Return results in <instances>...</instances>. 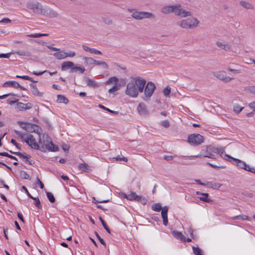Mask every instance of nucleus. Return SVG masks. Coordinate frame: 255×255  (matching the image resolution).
Wrapping results in <instances>:
<instances>
[{
  "instance_id": "nucleus-1",
  "label": "nucleus",
  "mask_w": 255,
  "mask_h": 255,
  "mask_svg": "<svg viewBox=\"0 0 255 255\" xmlns=\"http://www.w3.org/2000/svg\"><path fill=\"white\" fill-rule=\"evenodd\" d=\"M146 80L140 77H132L127 85L126 94L132 98H136L138 93L143 91Z\"/></svg>"
},
{
  "instance_id": "nucleus-2",
  "label": "nucleus",
  "mask_w": 255,
  "mask_h": 255,
  "mask_svg": "<svg viewBox=\"0 0 255 255\" xmlns=\"http://www.w3.org/2000/svg\"><path fill=\"white\" fill-rule=\"evenodd\" d=\"M161 12L164 14L173 12L175 15L184 18L192 15V12L190 11L181 8L180 4L163 6L161 9Z\"/></svg>"
},
{
  "instance_id": "nucleus-3",
  "label": "nucleus",
  "mask_w": 255,
  "mask_h": 255,
  "mask_svg": "<svg viewBox=\"0 0 255 255\" xmlns=\"http://www.w3.org/2000/svg\"><path fill=\"white\" fill-rule=\"evenodd\" d=\"M199 21L195 17L190 16L187 18L177 21L176 24L182 28L191 29L196 27Z\"/></svg>"
},
{
  "instance_id": "nucleus-4",
  "label": "nucleus",
  "mask_w": 255,
  "mask_h": 255,
  "mask_svg": "<svg viewBox=\"0 0 255 255\" xmlns=\"http://www.w3.org/2000/svg\"><path fill=\"white\" fill-rule=\"evenodd\" d=\"M42 138V140L40 139L39 142L41 144H42L43 145H44L48 150L50 151H58V146L53 144L51 138L47 134H43Z\"/></svg>"
},
{
  "instance_id": "nucleus-5",
  "label": "nucleus",
  "mask_w": 255,
  "mask_h": 255,
  "mask_svg": "<svg viewBox=\"0 0 255 255\" xmlns=\"http://www.w3.org/2000/svg\"><path fill=\"white\" fill-rule=\"evenodd\" d=\"M132 18L136 20H141L143 19H153L155 15L151 12L142 11H134L131 14Z\"/></svg>"
},
{
  "instance_id": "nucleus-6",
  "label": "nucleus",
  "mask_w": 255,
  "mask_h": 255,
  "mask_svg": "<svg viewBox=\"0 0 255 255\" xmlns=\"http://www.w3.org/2000/svg\"><path fill=\"white\" fill-rule=\"evenodd\" d=\"M144 88V96L142 99L144 101H148L155 90V86L153 82H148Z\"/></svg>"
},
{
  "instance_id": "nucleus-7",
  "label": "nucleus",
  "mask_w": 255,
  "mask_h": 255,
  "mask_svg": "<svg viewBox=\"0 0 255 255\" xmlns=\"http://www.w3.org/2000/svg\"><path fill=\"white\" fill-rule=\"evenodd\" d=\"M224 155L229 158H231L233 161L234 164H235L239 167L244 169L248 171H250L252 173H255V168L251 167L249 165H247L244 161H243L239 159L231 157L230 156L226 154H225Z\"/></svg>"
},
{
  "instance_id": "nucleus-8",
  "label": "nucleus",
  "mask_w": 255,
  "mask_h": 255,
  "mask_svg": "<svg viewBox=\"0 0 255 255\" xmlns=\"http://www.w3.org/2000/svg\"><path fill=\"white\" fill-rule=\"evenodd\" d=\"M204 141V137L198 133H193L188 136V142L191 145L197 146L201 144Z\"/></svg>"
},
{
  "instance_id": "nucleus-9",
  "label": "nucleus",
  "mask_w": 255,
  "mask_h": 255,
  "mask_svg": "<svg viewBox=\"0 0 255 255\" xmlns=\"http://www.w3.org/2000/svg\"><path fill=\"white\" fill-rule=\"evenodd\" d=\"M27 7L36 14L42 13L43 9L42 5L37 1H29L27 3Z\"/></svg>"
},
{
  "instance_id": "nucleus-10",
  "label": "nucleus",
  "mask_w": 255,
  "mask_h": 255,
  "mask_svg": "<svg viewBox=\"0 0 255 255\" xmlns=\"http://www.w3.org/2000/svg\"><path fill=\"white\" fill-rule=\"evenodd\" d=\"M217 152L216 147L212 145H208L205 149H203L201 152L203 153V157H208L212 159H216L215 152Z\"/></svg>"
},
{
  "instance_id": "nucleus-11",
  "label": "nucleus",
  "mask_w": 255,
  "mask_h": 255,
  "mask_svg": "<svg viewBox=\"0 0 255 255\" xmlns=\"http://www.w3.org/2000/svg\"><path fill=\"white\" fill-rule=\"evenodd\" d=\"M127 199L130 201H136L140 202L143 205L146 203V200L144 198H143L141 196L137 195L133 192H131L129 194H128V196L127 197Z\"/></svg>"
},
{
  "instance_id": "nucleus-12",
  "label": "nucleus",
  "mask_w": 255,
  "mask_h": 255,
  "mask_svg": "<svg viewBox=\"0 0 255 255\" xmlns=\"http://www.w3.org/2000/svg\"><path fill=\"white\" fill-rule=\"evenodd\" d=\"M24 141L31 148L35 149H38L39 148L38 143L36 142L35 138L31 134H28Z\"/></svg>"
},
{
  "instance_id": "nucleus-13",
  "label": "nucleus",
  "mask_w": 255,
  "mask_h": 255,
  "mask_svg": "<svg viewBox=\"0 0 255 255\" xmlns=\"http://www.w3.org/2000/svg\"><path fill=\"white\" fill-rule=\"evenodd\" d=\"M3 87H12L16 89L19 88L20 90H24L25 89L23 86H20L17 82L15 81H6L3 84Z\"/></svg>"
},
{
  "instance_id": "nucleus-14",
  "label": "nucleus",
  "mask_w": 255,
  "mask_h": 255,
  "mask_svg": "<svg viewBox=\"0 0 255 255\" xmlns=\"http://www.w3.org/2000/svg\"><path fill=\"white\" fill-rule=\"evenodd\" d=\"M137 110L138 113L142 116H146L148 114V111L146 109V106L143 103L139 104L137 108Z\"/></svg>"
},
{
  "instance_id": "nucleus-15",
  "label": "nucleus",
  "mask_w": 255,
  "mask_h": 255,
  "mask_svg": "<svg viewBox=\"0 0 255 255\" xmlns=\"http://www.w3.org/2000/svg\"><path fill=\"white\" fill-rule=\"evenodd\" d=\"M168 207L167 206H164L161 211V216L163 219V224L165 226H167L168 224V217H167V212H168Z\"/></svg>"
},
{
  "instance_id": "nucleus-16",
  "label": "nucleus",
  "mask_w": 255,
  "mask_h": 255,
  "mask_svg": "<svg viewBox=\"0 0 255 255\" xmlns=\"http://www.w3.org/2000/svg\"><path fill=\"white\" fill-rule=\"evenodd\" d=\"M18 124L22 129L28 132H31L32 130L31 129L35 126L34 125H32L29 123H24L21 122H18Z\"/></svg>"
},
{
  "instance_id": "nucleus-17",
  "label": "nucleus",
  "mask_w": 255,
  "mask_h": 255,
  "mask_svg": "<svg viewBox=\"0 0 255 255\" xmlns=\"http://www.w3.org/2000/svg\"><path fill=\"white\" fill-rule=\"evenodd\" d=\"M9 152L11 153H13L15 155L18 156L20 158H24L26 159V162H28L29 164L31 165V163L28 159L31 157V156L28 154H27L25 152H12V151H9Z\"/></svg>"
},
{
  "instance_id": "nucleus-18",
  "label": "nucleus",
  "mask_w": 255,
  "mask_h": 255,
  "mask_svg": "<svg viewBox=\"0 0 255 255\" xmlns=\"http://www.w3.org/2000/svg\"><path fill=\"white\" fill-rule=\"evenodd\" d=\"M43 13L44 14L51 18H55L58 16V13L57 11L51 9H44Z\"/></svg>"
},
{
  "instance_id": "nucleus-19",
  "label": "nucleus",
  "mask_w": 255,
  "mask_h": 255,
  "mask_svg": "<svg viewBox=\"0 0 255 255\" xmlns=\"http://www.w3.org/2000/svg\"><path fill=\"white\" fill-rule=\"evenodd\" d=\"M82 47L85 51L89 52L91 53L97 54V55H101L102 54V52L100 51L97 50L96 49H94V48H90L85 45H83Z\"/></svg>"
},
{
  "instance_id": "nucleus-20",
  "label": "nucleus",
  "mask_w": 255,
  "mask_h": 255,
  "mask_svg": "<svg viewBox=\"0 0 255 255\" xmlns=\"http://www.w3.org/2000/svg\"><path fill=\"white\" fill-rule=\"evenodd\" d=\"M171 232L173 236L175 237L176 239L179 240L182 242L185 241V236L182 234L181 232L174 230L171 231Z\"/></svg>"
},
{
  "instance_id": "nucleus-21",
  "label": "nucleus",
  "mask_w": 255,
  "mask_h": 255,
  "mask_svg": "<svg viewBox=\"0 0 255 255\" xmlns=\"http://www.w3.org/2000/svg\"><path fill=\"white\" fill-rule=\"evenodd\" d=\"M53 56L58 60H62L66 58V52L63 50H59L58 52L54 53Z\"/></svg>"
},
{
  "instance_id": "nucleus-22",
  "label": "nucleus",
  "mask_w": 255,
  "mask_h": 255,
  "mask_svg": "<svg viewBox=\"0 0 255 255\" xmlns=\"http://www.w3.org/2000/svg\"><path fill=\"white\" fill-rule=\"evenodd\" d=\"M74 66V63L71 61L64 62L61 64V69L62 71H64L70 68H72Z\"/></svg>"
},
{
  "instance_id": "nucleus-23",
  "label": "nucleus",
  "mask_w": 255,
  "mask_h": 255,
  "mask_svg": "<svg viewBox=\"0 0 255 255\" xmlns=\"http://www.w3.org/2000/svg\"><path fill=\"white\" fill-rule=\"evenodd\" d=\"M216 44L218 47L226 51H229L231 49V46L227 43L217 41Z\"/></svg>"
},
{
  "instance_id": "nucleus-24",
  "label": "nucleus",
  "mask_w": 255,
  "mask_h": 255,
  "mask_svg": "<svg viewBox=\"0 0 255 255\" xmlns=\"http://www.w3.org/2000/svg\"><path fill=\"white\" fill-rule=\"evenodd\" d=\"M83 60L84 61L85 64H86V65L95 64L96 60H95L92 57H83Z\"/></svg>"
},
{
  "instance_id": "nucleus-25",
  "label": "nucleus",
  "mask_w": 255,
  "mask_h": 255,
  "mask_svg": "<svg viewBox=\"0 0 255 255\" xmlns=\"http://www.w3.org/2000/svg\"><path fill=\"white\" fill-rule=\"evenodd\" d=\"M78 71H79L80 73L83 74L86 71V69L83 67L74 66V67L71 69L70 72L73 73Z\"/></svg>"
},
{
  "instance_id": "nucleus-26",
  "label": "nucleus",
  "mask_w": 255,
  "mask_h": 255,
  "mask_svg": "<svg viewBox=\"0 0 255 255\" xmlns=\"http://www.w3.org/2000/svg\"><path fill=\"white\" fill-rule=\"evenodd\" d=\"M68 99L64 96L61 95H57V102L59 103L67 104L68 103Z\"/></svg>"
},
{
  "instance_id": "nucleus-27",
  "label": "nucleus",
  "mask_w": 255,
  "mask_h": 255,
  "mask_svg": "<svg viewBox=\"0 0 255 255\" xmlns=\"http://www.w3.org/2000/svg\"><path fill=\"white\" fill-rule=\"evenodd\" d=\"M217 77L222 81L226 83L229 82L233 79L232 78L227 76L226 74H220Z\"/></svg>"
},
{
  "instance_id": "nucleus-28",
  "label": "nucleus",
  "mask_w": 255,
  "mask_h": 255,
  "mask_svg": "<svg viewBox=\"0 0 255 255\" xmlns=\"http://www.w3.org/2000/svg\"><path fill=\"white\" fill-rule=\"evenodd\" d=\"M209 194L208 193H204L202 194V197H199V199L204 202L211 203L212 200L208 198Z\"/></svg>"
},
{
  "instance_id": "nucleus-29",
  "label": "nucleus",
  "mask_w": 255,
  "mask_h": 255,
  "mask_svg": "<svg viewBox=\"0 0 255 255\" xmlns=\"http://www.w3.org/2000/svg\"><path fill=\"white\" fill-rule=\"evenodd\" d=\"M85 81L87 85L89 87H96L98 86L97 84L93 80L89 78H86L85 79Z\"/></svg>"
},
{
  "instance_id": "nucleus-30",
  "label": "nucleus",
  "mask_w": 255,
  "mask_h": 255,
  "mask_svg": "<svg viewBox=\"0 0 255 255\" xmlns=\"http://www.w3.org/2000/svg\"><path fill=\"white\" fill-rule=\"evenodd\" d=\"M240 4L241 5H242V6H243L244 7H245L247 9H251L253 8V5L250 3H249L247 1L242 0L240 2Z\"/></svg>"
},
{
  "instance_id": "nucleus-31",
  "label": "nucleus",
  "mask_w": 255,
  "mask_h": 255,
  "mask_svg": "<svg viewBox=\"0 0 255 255\" xmlns=\"http://www.w3.org/2000/svg\"><path fill=\"white\" fill-rule=\"evenodd\" d=\"M18 55L20 56H24L29 57L31 55V53L29 51H24V50H18L14 52Z\"/></svg>"
},
{
  "instance_id": "nucleus-32",
  "label": "nucleus",
  "mask_w": 255,
  "mask_h": 255,
  "mask_svg": "<svg viewBox=\"0 0 255 255\" xmlns=\"http://www.w3.org/2000/svg\"><path fill=\"white\" fill-rule=\"evenodd\" d=\"M118 81H119V79H118V78L117 77H111L106 82V84L107 85H110V84H114L115 85V84H117Z\"/></svg>"
},
{
  "instance_id": "nucleus-33",
  "label": "nucleus",
  "mask_w": 255,
  "mask_h": 255,
  "mask_svg": "<svg viewBox=\"0 0 255 255\" xmlns=\"http://www.w3.org/2000/svg\"><path fill=\"white\" fill-rule=\"evenodd\" d=\"M244 109L243 107L240 106L239 104H234L233 105V111L236 114L240 113Z\"/></svg>"
},
{
  "instance_id": "nucleus-34",
  "label": "nucleus",
  "mask_w": 255,
  "mask_h": 255,
  "mask_svg": "<svg viewBox=\"0 0 255 255\" xmlns=\"http://www.w3.org/2000/svg\"><path fill=\"white\" fill-rule=\"evenodd\" d=\"M95 62V65L101 66L105 69L108 68V65L105 61H98L96 60Z\"/></svg>"
},
{
  "instance_id": "nucleus-35",
  "label": "nucleus",
  "mask_w": 255,
  "mask_h": 255,
  "mask_svg": "<svg viewBox=\"0 0 255 255\" xmlns=\"http://www.w3.org/2000/svg\"><path fill=\"white\" fill-rule=\"evenodd\" d=\"M79 169L82 171H87L89 169L88 164L85 163H81L79 165Z\"/></svg>"
},
{
  "instance_id": "nucleus-36",
  "label": "nucleus",
  "mask_w": 255,
  "mask_h": 255,
  "mask_svg": "<svg viewBox=\"0 0 255 255\" xmlns=\"http://www.w3.org/2000/svg\"><path fill=\"white\" fill-rule=\"evenodd\" d=\"M30 86L31 87V91L34 95H36V96H40L41 95L40 93L38 91V90L35 85H34L33 84H31Z\"/></svg>"
},
{
  "instance_id": "nucleus-37",
  "label": "nucleus",
  "mask_w": 255,
  "mask_h": 255,
  "mask_svg": "<svg viewBox=\"0 0 255 255\" xmlns=\"http://www.w3.org/2000/svg\"><path fill=\"white\" fill-rule=\"evenodd\" d=\"M14 132L23 140H25L26 136H27V134H28V133H23L21 132H20L18 130H14Z\"/></svg>"
},
{
  "instance_id": "nucleus-38",
  "label": "nucleus",
  "mask_w": 255,
  "mask_h": 255,
  "mask_svg": "<svg viewBox=\"0 0 255 255\" xmlns=\"http://www.w3.org/2000/svg\"><path fill=\"white\" fill-rule=\"evenodd\" d=\"M192 250L193 253L195 255H203L202 251L199 248L193 247Z\"/></svg>"
},
{
  "instance_id": "nucleus-39",
  "label": "nucleus",
  "mask_w": 255,
  "mask_h": 255,
  "mask_svg": "<svg viewBox=\"0 0 255 255\" xmlns=\"http://www.w3.org/2000/svg\"><path fill=\"white\" fill-rule=\"evenodd\" d=\"M120 87V85L118 84V83L116 84H115L114 86H113L112 88H110L109 90V93H113L114 92H115L119 90Z\"/></svg>"
},
{
  "instance_id": "nucleus-40",
  "label": "nucleus",
  "mask_w": 255,
  "mask_h": 255,
  "mask_svg": "<svg viewBox=\"0 0 255 255\" xmlns=\"http://www.w3.org/2000/svg\"><path fill=\"white\" fill-rule=\"evenodd\" d=\"M152 209L154 211L158 212L162 210V208L160 204L157 203L153 204Z\"/></svg>"
},
{
  "instance_id": "nucleus-41",
  "label": "nucleus",
  "mask_w": 255,
  "mask_h": 255,
  "mask_svg": "<svg viewBox=\"0 0 255 255\" xmlns=\"http://www.w3.org/2000/svg\"><path fill=\"white\" fill-rule=\"evenodd\" d=\"M0 156H6V157H7L8 158H10L11 159H14V160H17V158L15 156H14L13 155H11L10 154H9L7 152H0Z\"/></svg>"
},
{
  "instance_id": "nucleus-42",
  "label": "nucleus",
  "mask_w": 255,
  "mask_h": 255,
  "mask_svg": "<svg viewBox=\"0 0 255 255\" xmlns=\"http://www.w3.org/2000/svg\"><path fill=\"white\" fill-rule=\"evenodd\" d=\"M47 197L49 201L51 203H53L55 202V198L54 195L50 192H47L46 193Z\"/></svg>"
},
{
  "instance_id": "nucleus-43",
  "label": "nucleus",
  "mask_w": 255,
  "mask_h": 255,
  "mask_svg": "<svg viewBox=\"0 0 255 255\" xmlns=\"http://www.w3.org/2000/svg\"><path fill=\"white\" fill-rule=\"evenodd\" d=\"M246 91L247 92L255 94V86H248L245 88Z\"/></svg>"
},
{
  "instance_id": "nucleus-44",
  "label": "nucleus",
  "mask_w": 255,
  "mask_h": 255,
  "mask_svg": "<svg viewBox=\"0 0 255 255\" xmlns=\"http://www.w3.org/2000/svg\"><path fill=\"white\" fill-rule=\"evenodd\" d=\"M32 199L35 201V202L34 203V205L38 208V209H41L42 206L40 204V201L38 198L33 197V198H31Z\"/></svg>"
},
{
  "instance_id": "nucleus-45",
  "label": "nucleus",
  "mask_w": 255,
  "mask_h": 255,
  "mask_svg": "<svg viewBox=\"0 0 255 255\" xmlns=\"http://www.w3.org/2000/svg\"><path fill=\"white\" fill-rule=\"evenodd\" d=\"M238 218H241L243 220L250 221L249 218L246 215H238L233 217L234 219H237Z\"/></svg>"
},
{
  "instance_id": "nucleus-46",
  "label": "nucleus",
  "mask_w": 255,
  "mask_h": 255,
  "mask_svg": "<svg viewBox=\"0 0 255 255\" xmlns=\"http://www.w3.org/2000/svg\"><path fill=\"white\" fill-rule=\"evenodd\" d=\"M170 88L169 86L166 87L163 91V93L164 96L166 97L169 96L170 93Z\"/></svg>"
},
{
  "instance_id": "nucleus-47",
  "label": "nucleus",
  "mask_w": 255,
  "mask_h": 255,
  "mask_svg": "<svg viewBox=\"0 0 255 255\" xmlns=\"http://www.w3.org/2000/svg\"><path fill=\"white\" fill-rule=\"evenodd\" d=\"M100 220L101 222V223L103 226V227L104 228V229L106 230V231L108 233H110V229L108 228V227L107 226L104 220L101 218V217H100Z\"/></svg>"
},
{
  "instance_id": "nucleus-48",
  "label": "nucleus",
  "mask_w": 255,
  "mask_h": 255,
  "mask_svg": "<svg viewBox=\"0 0 255 255\" xmlns=\"http://www.w3.org/2000/svg\"><path fill=\"white\" fill-rule=\"evenodd\" d=\"M208 186H210V187L213 189H218L221 187V185L219 183H212L211 182V184H209Z\"/></svg>"
},
{
  "instance_id": "nucleus-49",
  "label": "nucleus",
  "mask_w": 255,
  "mask_h": 255,
  "mask_svg": "<svg viewBox=\"0 0 255 255\" xmlns=\"http://www.w3.org/2000/svg\"><path fill=\"white\" fill-rule=\"evenodd\" d=\"M76 53L75 51H69L66 52V58L67 57H73L75 56Z\"/></svg>"
},
{
  "instance_id": "nucleus-50",
  "label": "nucleus",
  "mask_w": 255,
  "mask_h": 255,
  "mask_svg": "<svg viewBox=\"0 0 255 255\" xmlns=\"http://www.w3.org/2000/svg\"><path fill=\"white\" fill-rule=\"evenodd\" d=\"M99 107L104 110H106V111H107L108 112H109L110 113H116L117 112H115V111H112V110H110L109 109L106 108V107L104 106L103 105H102V104H99Z\"/></svg>"
},
{
  "instance_id": "nucleus-51",
  "label": "nucleus",
  "mask_w": 255,
  "mask_h": 255,
  "mask_svg": "<svg viewBox=\"0 0 255 255\" xmlns=\"http://www.w3.org/2000/svg\"><path fill=\"white\" fill-rule=\"evenodd\" d=\"M216 149L217 150V152H216L215 154H219L221 156H222V155L224 152V149L222 148L216 147Z\"/></svg>"
},
{
  "instance_id": "nucleus-52",
  "label": "nucleus",
  "mask_w": 255,
  "mask_h": 255,
  "mask_svg": "<svg viewBox=\"0 0 255 255\" xmlns=\"http://www.w3.org/2000/svg\"><path fill=\"white\" fill-rule=\"evenodd\" d=\"M114 158L117 161H124L125 162L128 161V159L124 156L121 157L120 156H117V157H114Z\"/></svg>"
},
{
  "instance_id": "nucleus-53",
  "label": "nucleus",
  "mask_w": 255,
  "mask_h": 255,
  "mask_svg": "<svg viewBox=\"0 0 255 255\" xmlns=\"http://www.w3.org/2000/svg\"><path fill=\"white\" fill-rule=\"evenodd\" d=\"M195 182L198 183V184H200V185H205V186H207V185H209V184H211V182H207L206 183H202L201 182V181L199 180V179H196L195 180Z\"/></svg>"
},
{
  "instance_id": "nucleus-54",
  "label": "nucleus",
  "mask_w": 255,
  "mask_h": 255,
  "mask_svg": "<svg viewBox=\"0 0 255 255\" xmlns=\"http://www.w3.org/2000/svg\"><path fill=\"white\" fill-rule=\"evenodd\" d=\"M161 125L162 126L165 128H168L169 127V123L167 120H164L161 122Z\"/></svg>"
},
{
  "instance_id": "nucleus-55",
  "label": "nucleus",
  "mask_w": 255,
  "mask_h": 255,
  "mask_svg": "<svg viewBox=\"0 0 255 255\" xmlns=\"http://www.w3.org/2000/svg\"><path fill=\"white\" fill-rule=\"evenodd\" d=\"M36 185H38L41 189H43L44 188L43 184L38 178H36Z\"/></svg>"
},
{
  "instance_id": "nucleus-56",
  "label": "nucleus",
  "mask_w": 255,
  "mask_h": 255,
  "mask_svg": "<svg viewBox=\"0 0 255 255\" xmlns=\"http://www.w3.org/2000/svg\"><path fill=\"white\" fill-rule=\"evenodd\" d=\"M11 20L8 18H3L0 21V23L7 24L10 23Z\"/></svg>"
},
{
  "instance_id": "nucleus-57",
  "label": "nucleus",
  "mask_w": 255,
  "mask_h": 255,
  "mask_svg": "<svg viewBox=\"0 0 255 255\" xmlns=\"http://www.w3.org/2000/svg\"><path fill=\"white\" fill-rule=\"evenodd\" d=\"M228 70L234 74H239L241 73V71L239 69H233L231 68H228Z\"/></svg>"
},
{
  "instance_id": "nucleus-58",
  "label": "nucleus",
  "mask_w": 255,
  "mask_h": 255,
  "mask_svg": "<svg viewBox=\"0 0 255 255\" xmlns=\"http://www.w3.org/2000/svg\"><path fill=\"white\" fill-rule=\"evenodd\" d=\"M22 189L25 191L26 195L30 198H33V196L31 195V194L29 193L27 189L24 186L22 187Z\"/></svg>"
},
{
  "instance_id": "nucleus-59",
  "label": "nucleus",
  "mask_w": 255,
  "mask_h": 255,
  "mask_svg": "<svg viewBox=\"0 0 255 255\" xmlns=\"http://www.w3.org/2000/svg\"><path fill=\"white\" fill-rule=\"evenodd\" d=\"M208 164H209V165H210L211 167L215 168V169H220V168H224L225 167L224 166H217L216 165H215V164H211L210 163H209L208 162L207 163Z\"/></svg>"
},
{
  "instance_id": "nucleus-60",
  "label": "nucleus",
  "mask_w": 255,
  "mask_h": 255,
  "mask_svg": "<svg viewBox=\"0 0 255 255\" xmlns=\"http://www.w3.org/2000/svg\"><path fill=\"white\" fill-rule=\"evenodd\" d=\"M96 237H97L98 239L99 240V242L102 244H103L104 245H106V243H105L104 240L100 237V236L99 235V234L97 233H96Z\"/></svg>"
},
{
  "instance_id": "nucleus-61",
  "label": "nucleus",
  "mask_w": 255,
  "mask_h": 255,
  "mask_svg": "<svg viewBox=\"0 0 255 255\" xmlns=\"http://www.w3.org/2000/svg\"><path fill=\"white\" fill-rule=\"evenodd\" d=\"M17 101H18V100L16 99H15L13 100H11L10 99H7V101H6V103L8 104L12 105V104H14L16 103Z\"/></svg>"
},
{
  "instance_id": "nucleus-62",
  "label": "nucleus",
  "mask_w": 255,
  "mask_h": 255,
  "mask_svg": "<svg viewBox=\"0 0 255 255\" xmlns=\"http://www.w3.org/2000/svg\"><path fill=\"white\" fill-rule=\"evenodd\" d=\"M10 53H1L0 54V58H8L10 57Z\"/></svg>"
},
{
  "instance_id": "nucleus-63",
  "label": "nucleus",
  "mask_w": 255,
  "mask_h": 255,
  "mask_svg": "<svg viewBox=\"0 0 255 255\" xmlns=\"http://www.w3.org/2000/svg\"><path fill=\"white\" fill-rule=\"evenodd\" d=\"M175 156H170V155H164L163 158H164V159H165L167 161H170V160H172Z\"/></svg>"
},
{
  "instance_id": "nucleus-64",
  "label": "nucleus",
  "mask_w": 255,
  "mask_h": 255,
  "mask_svg": "<svg viewBox=\"0 0 255 255\" xmlns=\"http://www.w3.org/2000/svg\"><path fill=\"white\" fill-rule=\"evenodd\" d=\"M243 194L245 196H246L247 197H249V198H252L253 196V194L252 193L248 192H243Z\"/></svg>"
}]
</instances>
